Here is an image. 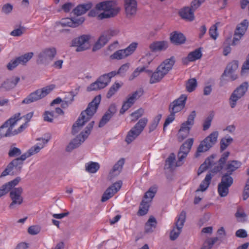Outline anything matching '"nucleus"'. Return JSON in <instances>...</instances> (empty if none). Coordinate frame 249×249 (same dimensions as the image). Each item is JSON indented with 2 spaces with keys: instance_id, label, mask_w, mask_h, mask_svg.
<instances>
[{
  "instance_id": "1",
  "label": "nucleus",
  "mask_w": 249,
  "mask_h": 249,
  "mask_svg": "<svg viewBox=\"0 0 249 249\" xmlns=\"http://www.w3.org/2000/svg\"><path fill=\"white\" fill-rule=\"evenodd\" d=\"M21 119L20 113H17L4 122L0 126V139L14 136L22 132L27 127V123L23 124L18 128L14 129L18 122Z\"/></svg>"
},
{
  "instance_id": "2",
  "label": "nucleus",
  "mask_w": 249,
  "mask_h": 249,
  "mask_svg": "<svg viewBox=\"0 0 249 249\" xmlns=\"http://www.w3.org/2000/svg\"><path fill=\"white\" fill-rule=\"evenodd\" d=\"M101 96L98 95L94 97L90 102L87 108L81 112L80 116L74 123L72 127V133L75 134L78 132L80 126H82L88 122L97 111L98 106L100 103Z\"/></svg>"
},
{
  "instance_id": "3",
  "label": "nucleus",
  "mask_w": 249,
  "mask_h": 249,
  "mask_svg": "<svg viewBox=\"0 0 249 249\" xmlns=\"http://www.w3.org/2000/svg\"><path fill=\"white\" fill-rule=\"evenodd\" d=\"M118 8L114 7L110 1L99 2L96 5L95 9H91L89 13V17H95L102 20L115 17L119 12Z\"/></svg>"
},
{
  "instance_id": "4",
  "label": "nucleus",
  "mask_w": 249,
  "mask_h": 249,
  "mask_svg": "<svg viewBox=\"0 0 249 249\" xmlns=\"http://www.w3.org/2000/svg\"><path fill=\"white\" fill-rule=\"evenodd\" d=\"M115 76L112 71L101 75L97 80L87 87L88 91L97 90L106 87L111 81V79Z\"/></svg>"
},
{
  "instance_id": "5",
  "label": "nucleus",
  "mask_w": 249,
  "mask_h": 249,
  "mask_svg": "<svg viewBox=\"0 0 249 249\" xmlns=\"http://www.w3.org/2000/svg\"><path fill=\"white\" fill-rule=\"evenodd\" d=\"M54 85H51L41 89L36 90L25 98L22 101V104H29L44 98L50 93L54 88Z\"/></svg>"
},
{
  "instance_id": "6",
  "label": "nucleus",
  "mask_w": 249,
  "mask_h": 249,
  "mask_svg": "<svg viewBox=\"0 0 249 249\" xmlns=\"http://www.w3.org/2000/svg\"><path fill=\"white\" fill-rule=\"evenodd\" d=\"M176 62L174 56L165 59L157 68V82H160L172 70Z\"/></svg>"
},
{
  "instance_id": "7",
  "label": "nucleus",
  "mask_w": 249,
  "mask_h": 249,
  "mask_svg": "<svg viewBox=\"0 0 249 249\" xmlns=\"http://www.w3.org/2000/svg\"><path fill=\"white\" fill-rule=\"evenodd\" d=\"M248 88V83L244 82L234 90L229 99V104L231 108H233L235 107L237 102L245 95Z\"/></svg>"
},
{
  "instance_id": "8",
  "label": "nucleus",
  "mask_w": 249,
  "mask_h": 249,
  "mask_svg": "<svg viewBox=\"0 0 249 249\" xmlns=\"http://www.w3.org/2000/svg\"><path fill=\"white\" fill-rule=\"evenodd\" d=\"M196 116V111L195 110L192 111L188 116L187 120L181 124L178 134V137L179 139L183 140L188 137L190 130L194 124V119Z\"/></svg>"
},
{
  "instance_id": "9",
  "label": "nucleus",
  "mask_w": 249,
  "mask_h": 249,
  "mask_svg": "<svg viewBox=\"0 0 249 249\" xmlns=\"http://www.w3.org/2000/svg\"><path fill=\"white\" fill-rule=\"evenodd\" d=\"M238 66L239 62L237 60H233L227 65L220 77L219 83L220 87L223 86L228 81L225 79V76H230L232 81L235 80L237 78V75L234 74L233 73L238 69Z\"/></svg>"
},
{
  "instance_id": "10",
  "label": "nucleus",
  "mask_w": 249,
  "mask_h": 249,
  "mask_svg": "<svg viewBox=\"0 0 249 249\" xmlns=\"http://www.w3.org/2000/svg\"><path fill=\"white\" fill-rule=\"evenodd\" d=\"M90 36L89 35H83L73 38L71 41V46L76 47L77 52L88 50L90 47L89 40Z\"/></svg>"
},
{
  "instance_id": "11",
  "label": "nucleus",
  "mask_w": 249,
  "mask_h": 249,
  "mask_svg": "<svg viewBox=\"0 0 249 249\" xmlns=\"http://www.w3.org/2000/svg\"><path fill=\"white\" fill-rule=\"evenodd\" d=\"M56 54V50L55 48H46L38 54L36 62L38 64L48 65L53 59Z\"/></svg>"
},
{
  "instance_id": "12",
  "label": "nucleus",
  "mask_w": 249,
  "mask_h": 249,
  "mask_svg": "<svg viewBox=\"0 0 249 249\" xmlns=\"http://www.w3.org/2000/svg\"><path fill=\"white\" fill-rule=\"evenodd\" d=\"M146 118L141 119L128 132L125 140H133L143 131L147 123Z\"/></svg>"
},
{
  "instance_id": "13",
  "label": "nucleus",
  "mask_w": 249,
  "mask_h": 249,
  "mask_svg": "<svg viewBox=\"0 0 249 249\" xmlns=\"http://www.w3.org/2000/svg\"><path fill=\"white\" fill-rule=\"evenodd\" d=\"M233 179L228 175H223L221 182L218 185L217 191L221 197H225L229 194V188L233 184Z\"/></svg>"
},
{
  "instance_id": "14",
  "label": "nucleus",
  "mask_w": 249,
  "mask_h": 249,
  "mask_svg": "<svg viewBox=\"0 0 249 249\" xmlns=\"http://www.w3.org/2000/svg\"><path fill=\"white\" fill-rule=\"evenodd\" d=\"M23 164L16 159H14L7 165L6 168L1 174L2 178L8 175H15L19 174L22 169Z\"/></svg>"
},
{
  "instance_id": "15",
  "label": "nucleus",
  "mask_w": 249,
  "mask_h": 249,
  "mask_svg": "<svg viewBox=\"0 0 249 249\" xmlns=\"http://www.w3.org/2000/svg\"><path fill=\"white\" fill-rule=\"evenodd\" d=\"M186 219V212L182 211L178 216L175 222V226L170 232V237L171 240H176L180 234L181 229L184 225Z\"/></svg>"
},
{
  "instance_id": "16",
  "label": "nucleus",
  "mask_w": 249,
  "mask_h": 249,
  "mask_svg": "<svg viewBox=\"0 0 249 249\" xmlns=\"http://www.w3.org/2000/svg\"><path fill=\"white\" fill-rule=\"evenodd\" d=\"M186 219V212L182 211L178 216L175 222V226L170 232V237L171 240H176L180 234L181 229L184 225Z\"/></svg>"
},
{
  "instance_id": "17",
  "label": "nucleus",
  "mask_w": 249,
  "mask_h": 249,
  "mask_svg": "<svg viewBox=\"0 0 249 249\" xmlns=\"http://www.w3.org/2000/svg\"><path fill=\"white\" fill-rule=\"evenodd\" d=\"M143 93V89L141 88L138 90L134 92L131 95H129L126 100L124 102L122 107L120 110V113L123 114L130 108L136 101L137 96L141 97Z\"/></svg>"
},
{
  "instance_id": "18",
  "label": "nucleus",
  "mask_w": 249,
  "mask_h": 249,
  "mask_svg": "<svg viewBox=\"0 0 249 249\" xmlns=\"http://www.w3.org/2000/svg\"><path fill=\"white\" fill-rule=\"evenodd\" d=\"M23 189L21 187L15 188L10 192V197L12 202L9 205L10 209H14L16 205H20L23 202V198L21 196Z\"/></svg>"
},
{
  "instance_id": "19",
  "label": "nucleus",
  "mask_w": 249,
  "mask_h": 249,
  "mask_svg": "<svg viewBox=\"0 0 249 249\" xmlns=\"http://www.w3.org/2000/svg\"><path fill=\"white\" fill-rule=\"evenodd\" d=\"M248 26L249 22L247 19H244L237 26L234 31V37L231 43L232 45H235L236 42L241 39L247 31Z\"/></svg>"
},
{
  "instance_id": "20",
  "label": "nucleus",
  "mask_w": 249,
  "mask_h": 249,
  "mask_svg": "<svg viewBox=\"0 0 249 249\" xmlns=\"http://www.w3.org/2000/svg\"><path fill=\"white\" fill-rule=\"evenodd\" d=\"M179 157H178V160L176 161V156L174 153H171L166 159L165 162L164 169L168 170L169 172H173L176 167L181 166L184 163L181 160L179 163Z\"/></svg>"
},
{
  "instance_id": "21",
  "label": "nucleus",
  "mask_w": 249,
  "mask_h": 249,
  "mask_svg": "<svg viewBox=\"0 0 249 249\" xmlns=\"http://www.w3.org/2000/svg\"><path fill=\"white\" fill-rule=\"evenodd\" d=\"M187 98L186 95H181L178 98L170 103L169 108L170 111L175 113L180 111L185 107Z\"/></svg>"
},
{
  "instance_id": "22",
  "label": "nucleus",
  "mask_w": 249,
  "mask_h": 249,
  "mask_svg": "<svg viewBox=\"0 0 249 249\" xmlns=\"http://www.w3.org/2000/svg\"><path fill=\"white\" fill-rule=\"evenodd\" d=\"M122 185V181L119 180L109 187L104 193L101 198V201L102 202H106L113 196L120 189Z\"/></svg>"
},
{
  "instance_id": "23",
  "label": "nucleus",
  "mask_w": 249,
  "mask_h": 249,
  "mask_svg": "<svg viewBox=\"0 0 249 249\" xmlns=\"http://www.w3.org/2000/svg\"><path fill=\"white\" fill-rule=\"evenodd\" d=\"M194 141H185L180 146L179 151L178 153V157H179V161L183 160L187 156L192 145Z\"/></svg>"
},
{
  "instance_id": "24",
  "label": "nucleus",
  "mask_w": 249,
  "mask_h": 249,
  "mask_svg": "<svg viewBox=\"0 0 249 249\" xmlns=\"http://www.w3.org/2000/svg\"><path fill=\"white\" fill-rule=\"evenodd\" d=\"M125 159L121 158L113 166L112 169L110 171L108 176V179L111 180L113 178L118 176L121 172L123 165L124 164Z\"/></svg>"
},
{
  "instance_id": "25",
  "label": "nucleus",
  "mask_w": 249,
  "mask_h": 249,
  "mask_svg": "<svg viewBox=\"0 0 249 249\" xmlns=\"http://www.w3.org/2000/svg\"><path fill=\"white\" fill-rule=\"evenodd\" d=\"M21 178L18 177L13 180L3 185L0 188V197L6 194L11 189L17 185L20 181Z\"/></svg>"
},
{
  "instance_id": "26",
  "label": "nucleus",
  "mask_w": 249,
  "mask_h": 249,
  "mask_svg": "<svg viewBox=\"0 0 249 249\" xmlns=\"http://www.w3.org/2000/svg\"><path fill=\"white\" fill-rule=\"evenodd\" d=\"M125 12L127 17L135 15L137 11L136 0H124Z\"/></svg>"
},
{
  "instance_id": "27",
  "label": "nucleus",
  "mask_w": 249,
  "mask_h": 249,
  "mask_svg": "<svg viewBox=\"0 0 249 249\" xmlns=\"http://www.w3.org/2000/svg\"><path fill=\"white\" fill-rule=\"evenodd\" d=\"M83 18H68L62 20L61 22L63 26H69L72 28H75L79 25L82 24L84 21Z\"/></svg>"
},
{
  "instance_id": "28",
  "label": "nucleus",
  "mask_w": 249,
  "mask_h": 249,
  "mask_svg": "<svg viewBox=\"0 0 249 249\" xmlns=\"http://www.w3.org/2000/svg\"><path fill=\"white\" fill-rule=\"evenodd\" d=\"M109 39V37L104 32L93 46L92 51L95 52L101 49L107 43Z\"/></svg>"
},
{
  "instance_id": "29",
  "label": "nucleus",
  "mask_w": 249,
  "mask_h": 249,
  "mask_svg": "<svg viewBox=\"0 0 249 249\" xmlns=\"http://www.w3.org/2000/svg\"><path fill=\"white\" fill-rule=\"evenodd\" d=\"M19 81V77L13 76L4 81L1 85V87L5 89L6 90H10L15 88Z\"/></svg>"
},
{
  "instance_id": "30",
  "label": "nucleus",
  "mask_w": 249,
  "mask_h": 249,
  "mask_svg": "<svg viewBox=\"0 0 249 249\" xmlns=\"http://www.w3.org/2000/svg\"><path fill=\"white\" fill-rule=\"evenodd\" d=\"M179 15L182 18L188 21H193L195 18L194 12L189 7H185L181 9Z\"/></svg>"
},
{
  "instance_id": "31",
  "label": "nucleus",
  "mask_w": 249,
  "mask_h": 249,
  "mask_svg": "<svg viewBox=\"0 0 249 249\" xmlns=\"http://www.w3.org/2000/svg\"><path fill=\"white\" fill-rule=\"evenodd\" d=\"M171 42L178 45L184 43L186 41V37L181 33L174 32L170 35V37Z\"/></svg>"
},
{
  "instance_id": "32",
  "label": "nucleus",
  "mask_w": 249,
  "mask_h": 249,
  "mask_svg": "<svg viewBox=\"0 0 249 249\" xmlns=\"http://www.w3.org/2000/svg\"><path fill=\"white\" fill-rule=\"evenodd\" d=\"M91 7L92 4L90 2L79 4L73 10L72 13L75 15L80 16L86 13L87 11L91 9Z\"/></svg>"
},
{
  "instance_id": "33",
  "label": "nucleus",
  "mask_w": 249,
  "mask_h": 249,
  "mask_svg": "<svg viewBox=\"0 0 249 249\" xmlns=\"http://www.w3.org/2000/svg\"><path fill=\"white\" fill-rule=\"evenodd\" d=\"M241 165V163L237 160L229 161L226 168V170L227 172L223 175H228L229 176H231L232 173L239 168Z\"/></svg>"
},
{
  "instance_id": "34",
  "label": "nucleus",
  "mask_w": 249,
  "mask_h": 249,
  "mask_svg": "<svg viewBox=\"0 0 249 249\" xmlns=\"http://www.w3.org/2000/svg\"><path fill=\"white\" fill-rule=\"evenodd\" d=\"M94 124V121H91L86 126L85 130L80 133L79 136L78 137V140H81V139H82L83 140H85V139H87L93 128Z\"/></svg>"
},
{
  "instance_id": "35",
  "label": "nucleus",
  "mask_w": 249,
  "mask_h": 249,
  "mask_svg": "<svg viewBox=\"0 0 249 249\" xmlns=\"http://www.w3.org/2000/svg\"><path fill=\"white\" fill-rule=\"evenodd\" d=\"M215 141H201L197 152L198 153L204 152L208 151L214 144Z\"/></svg>"
},
{
  "instance_id": "36",
  "label": "nucleus",
  "mask_w": 249,
  "mask_h": 249,
  "mask_svg": "<svg viewBox=\"0 0 249 249\" xmlns=\"http://www.w3.org/2000/svg\"><path fill=\"white\" fill-rule=\"evenodd\" d=\"M212 178V176L211 174H207L204 179L200 183L199 188L196 190V191L203 192L206 190L211 183Z\"/></svg>"
},
{
  "instance_id": "37",
  "label": "nucleus",
  "mask_w": 249,
  "mask_h": 249,
  "mask_svg": "<svg viewBox=\"0 0 249 249\" xmlns=\"http://www.w3.org/2000/svg\"><path fill=\"white\" fill-rule=\"evenodd\" d=\"M48 142V141L44 142L42 143H39L31 147L27 151L30 157L38 153L40 151V150L45 146Z\"/></svg>"
},
{
  "instance_id": "38",
  "label": "nucleus",
  "mask_w": 249,
  "mask_h": 249,
  "mask_svg": "<svg viewBox=\"0 0 249 249\" xmlns=\"http://www.w3.org/2000/svg\"><path fill=\"white\" fill-rule=\"evenodd\" d=\"M156 218L153 217H150L145 225V231L147 233H150L153 231L155 228Z\"/></svg>"
},
{
  "instance_id": "39",
  "label": "nucleus",
  "mask_w": 249,
  "mask_h": 249,
  "mask_svg": "<svg viewBox=\"0 0 249 249\" xmlns=\"http://www.w3.org/2000/svg\"><path fill=\"white\" fill-rule=\"evenodd\" d=\"M149 203L145 201V199H142L138 212V214L139 215L142 216L147 213L149 207Z\"/></svg>"
},
{
  "instance_id": "40",
  "label": "nucleus",
  "mask_w": 249,
  "mask_h": 249,
  "mask_svg": "<svg viewBox=\"0 0 249 249\" xmlns=\"http://www.w3.org/2000/svg\"><path fill=\"white\" fill-rule=\"evenodd\" d=\"M86 171L90 173H96L100 168V165L98 163L90 161L86 164Z\"/></svg>"
},
{
  "instance_id": "41",
  "label": "nucleus",
  "mask_w": 249,
  "mask_h": 249,
  "mask_svg": "<svg viewBox=\"0 0 249 249\" xmlns=\"http://www.w3.org/2000/svg\"><path fill=\"white\" fill-rule=\"evenodd\" d=\"M202 54L201 53L200 48L197 49L194 51L190 52L188 54V58L190 59V61H194L196 60L200 59L202 57Z\"/></svg>"
},
{
  "instance_id": "42",
  "label": "nucleus",
  "mask_w": 249,
  "mask_h": 249,
  "mask_svg": "<svg viewBox=\"0 0 249 249\" xmlns=\"http://www.w3.org/2000/svg\"><path fill=\"white\" fill-rule=\"evenodd\" d=\"M127 57L126 52L124 49L119 50L116 51L110 56L111 59L121 60Z\"/></svg>"
},
{
  "instance_id": "43",
  "label": "nucleus",
  "mask_w": 249,
  "mask_h": 249,
  "mask_svg": "<svg viewBox=\"0 0 249 249\" xmlns=\"http://www.w3.org/2000/svg\"><path fill=\"white\" fill-rule=\"evenodd\" d=\"M121 85L118 82H115L109 88L107 94V98H110L121 88Z\"/></svg>"
},
{
  "instance_id": "44",
  "label": "nucleus",
  "mask_w": 249,
  "mask_h": 249,
  "mask_svg": "<svg viewBox=\"0 0 249 249\" xmlns=\"http://www.w3.org/2000/svg\"><path fill=\"white\" fill-rule=\"evenodd\" d=\"M197 86L196 80L195 78L189 79L186 84V89L187 91L191 92L193 91Z\"/></svg>"
},
{
  "instance_id": "45",
  "label": "nucleus",
  "mask_w": 249,
  "mask_h": 249,
  "mask_svg": "<svg viewBox=\"0 0 249 249\" xmlns=\"http://www.w3.org/2000/svg\"><path fill=\"white\" fill-rule=\"evenodd\" d=\"M219 240L218 237L211 238L207 239L200 249H211L213 245Z\"/></svg>"
},
{
  "instance_id": "46",
  "label": "nucleus",
  "mask_w": 249,
  "mask_h": 249,
  "mask_svg": "<svg viewBox=\"0 0 249 249\" xmlns=\"http://www.w3.org/2000/svg\"><path fill=\"white\" fill-rule=\"evenodd\" d=\"M34 53L32 52L27 53L19 57H17L19 64H25L28 62L33 56Z\"/></svg>"
},
{
  "instance_id": "47",
  "label": "nucleus",
  "mask_w": 249,
  "mask_h": 249,
  "mask_svg": "<svg viewBox=\"0 0 249 249\" xmlns=\"http://www.w3.org/2000/svg\"><path fill=\"white\" fill-rule=\"evenodd\" d=\"M130 64L129 63H126L122 65L118 69V71H112L115 73V76L117 74H119L121 76H124L128 70Z\"/></svg>"
},
{
  "instance_id": "48",
  "label": "nucleus",
  "mask_w": 249,
  "mask_h": 249,
  "mask_svg": "<svg viewBox=\"0 0 249 249\" xmlns=\"http://www.w3.org/2000/svg\"><path fill=\"white\" fill-rule=\"evenodd\" d=\"M84 141H71L66 147V151L68 152L79 147Z\"/></svg>"
},
{
  "instance_id": "49",
  "label": "nucleus",
  "mask_w": 249,
  "mask_h": 249,
  "mask_svg": "<svg viewBox=\"0 0 249 249\" xmlns=\"http://www.w3.org/2000/svg\"><path fill=\"white\" fill-rule=\"evenodd\" d=\"M138 46V43L137 42H132L127 47L124 49V51L126 52V55L128 56L129 55L132 54L136 50Z\"/></svg>"
},
{
  "instance_id": "50",
  "label": "nucleus",
  "mask_w": 249,
  "mask_h": 249,
  "mask_svg": "<svg viewBox=\"0 0 249 249\" xmlns=\"http://www.w3.org/2000/svg\"><path fill=\"white\" fill-rule=\"evenodd\" d=\"M144 113V110L142 108H140L134 112H132L130 115L133 118L132 121L135 122L139 118L142 117Z\"/></svg>"
},
{
  "instance_id": "51",
  "label": "nucleus",
  "mask_w": 249,
  "mask_h": 249,
  "mask_svg": "<svg viewBox=\"0 0 249 249\" xmlns=\"http://www.w3.org/2000/svg\"><path fill=\"white\" fill-rule=\"evenodd\" d=\"M213 117V113H211L205 120L203 123V130L205 131L208 129L211 125V122L212 121V120Z\"/></svg>"
},
{
  "instance_id": "52",
  "label": "nucleus",
  "mask_w": 249,
  "mask_h": 249,
  "mask_svg": "<svg viewBox=\"0 0 249 249\" xmlns=\"http://www.w3.org/2000/svg\"><path fill=\"white\" fill-rule=\"evenodd\" d=\"M112 117L111 115L109 114L108 112H106L99 122V127H102L104 126L110 120Z\"/></svg>"
},
{
  "instance_id": "53",
  "label": "nucleus",
  "mask_w": 249,
  "mask_h": 249,
  "mask_svg": "<svg viewBox=\"0 0 249 249\" xmlns=\"http://www.w3.org/2000/svg\"><path fill=\"white\" fill-rule=\"evenodd\" d=\"M21 154L20 149L16 147H11L8 152V156L10 157L18 156Z\"/></svg>"
},
{
  "instance_id": "54",
  "label": "nucleus",
  "mask_w": 249,
  "mask_h": 249,
  "mask_svg": "<svg viewBox=\"0 0 249 249\" xmlns=\"http://www.w3.org/2000/svg\"><path fill=\"white\" fill-rule=\"evenodd\" d=\"M144 71L145 67H142V68H137L133 72V73L131 74V75L129 76V80H133L134 78L138 76L141 72Z\"/></svg>"
},
{
  "instance_id": "55",
  "label": "nucleus",
  "mask_w": 249,
  "mask_h": 249,
  "mask_svg": "<svg viewBox=\"0 0 249 249\" xmlns=\"http://www.w3.org/2000/svg\"><path fill=\"white\" fill-rule=\"evenodd\" d=\"M54 117V111H46L44 113V120L46 122L52 123Z\"/></svg>"
},
{
  "instance_id": "56",
  "label": "nucleus",
  "mask_w": 249,
  "mask_h": 249,
  "mask_svg": "<svg viewBox=\"0 0 249 249\" xmlns=\"http://www.w3.org/2000/svg\"><path fill=\"white\" fill-rule=\"evenodd\" d=\"M175 113L170 111V114L166 118L165 122L163 124V129L165 130L166 127H167L170 123H171L175 119Z\"/></svg>"
},
{
  "instance_id": "57",
  "label": "nucleus",
  "mask_w": 249,
  "mask_h": 249,
  "mask_svg": "<svg viewBox=\"0 0 249 249\" xmlns=\"http://www.w3.org/2000/svg\"><path fill=\"white\" fill-rule=\"evenodd\" d=\"M19 64L18 58L11 60L7 65V68L8 70L12 71L16 68Z\"/></svg>"
},
{
  "instance_id": "58",
  "label": "nucleus",
  "mask_w": 249,
  "mask_h": 249,
  "mask_svg": "<svg viewBox=\"0 0 249 249\" xmlns=\"http://www.w3.org/2000/svg\"><path fill=\"white\" fill-rule=\"evenodd\" d=\"M154 196L155 192L151 190V188H150L149 190L145 193L143 199H145V201L150 203Z\"/></svg>"
},
{
  "instance_id": "59",
  "label": "nucleus",
  "mask_w": 249,
  "mask_h": 249,
  "mask_svg": "<svg viewBox=\"0 0 249 249\" xmlns=\"http://www.w3.org/2000/svg\"><path fill=\"white\" fill-rule=\"evenodd\" d=\"M41 228L39 226H31L29 227L28 232L30 234L36 235L39 233Z\"/></svg>"
},
{
  "instance_id": "60",
  "label": "nucleus",
  "mask_w": 249,
  "mask_h": 249,
  "mask_svg": "<svg viewBox=\"0 0 249 249\" xmlns=\"http://www.w3.org/2000/svg\"><path fill=\"white\" fill-rule=\"evenodd\" d=\"M167 48L168 42L167 41H157V51H164Z\"/></svg>"
},
{
  "instance_id": "61",
  "label": "nucleus",
  "mask_w": 249,
  "mask_h": 249,
  "mask_svg": "<svg viewBox=\"0 0 249 249\" xmlns=\"http://www.w3.org/2000/svg\"><path fill=\"white\" fill-rule=\"evenodd\" d=\"M209 34L213 39L215 40L218 36L217 29L215 26H212L209 30Z\"/></svg>"
},
{
  "instance_id": "62",
  "label": "nucleus",
  "mask_w": 249,
  "mask_h": 249,
  "mask_svg": "<svg viewBox=\"0 0 249 249\" xmlns=\"http://www.w3.org/2000/svg\"><path fill=\"white\" fill-rule=\"evenodd\" d=\"M248 70H249V53L248 54L246 60L242 66L241 74H243Z\"/></svg>"
},
{
  "instance_id": "63",
  "label": "nucleus",
  "mask_w": 249,
  "mask_h": 249,
  "mask_svg": "<svg viewBox=\"0 0 249 249\" xmlns=\"http://www.w3.org/2000/svg\"><path fill=\"white\" fill-rule=\"evenodd\" d=\"M107 35L109 37V39L112 36H115L118 35L119 31L118 29H110L107 31H104Z\"/></svg>"
},
{
  "instance_id": "64",
  "label": "nucleus",
  "mask_w": 249,
  "mask_h": 249,
  "mask_svg": "<svg viewBox=\"0 0 249 249\" xmlns=\"http://www.w3.org/2000/svg\"><path fill=\"white\" fill-rule=\"evenodd\" d=\"M235 235L238 237L244 238L248 236V234L245 230L239 229L236 231Z\"/></svg>"
}]
</instances>
